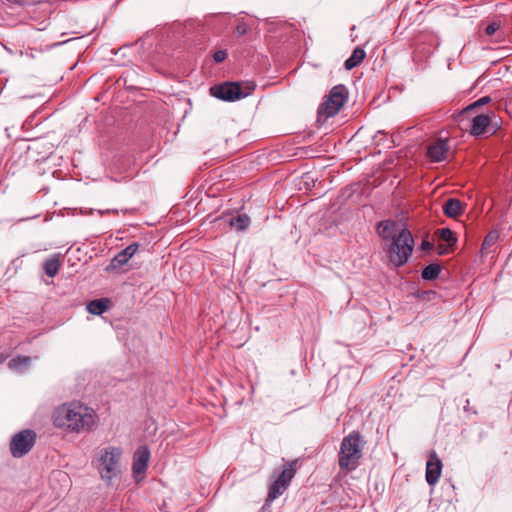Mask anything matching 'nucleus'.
I'll list each match as a JSON object with an SVG mask.
<instances>
[{"mask_svg":"<svg viewBox=\"0 0 512 512\" xmlns=\"http://www.w3.org/2000/svg\"><path fill=\"white\" fill-rule=\"evenodd\" d=\"M53 424L70 432H88L96 425L94 410L80 402L64 403L53 412Z\"/></svg>","mask_w":512,"mask_h":512,"instance_id":"f257e3e1","label":"nucleus"},{"mask_svg":"<svg viewBox=\"0 0 512 512\" xmlns=\"http://www.w3.org/2000/svg\"><path fill=\"white\" fill-rule=\"evenodd\" d=\"M122 449L120 447L108 446L98 450L93 465L98 471L100 478L107 484L120 477L122 473Z\"/></svg>","mask_w":512,"mask_h":512,"instance_id":"f03ea898","label":"nucleus"},{"mask_svg":"<svg viewBox=\"0 0 512 512\" xmlns=\"http://www.w3.org/2000/svg\"><path fill=\"white\" fill-rule=\"evenodd\" d=\"M415 241L411 231L403 228L394 240L384 244L389 263L395 268L404 266L410 259Z\"/></svg>","mask_w":512,"mask_h":512,"instance_id":"7ed1b4c3","label":"nucleus"},{"mask_svg":"<svg viewBox=\"0 0 512 512\" xmlns=\"http://www.w3.org/2000/svg\"><path fill=\"white\" fill-rule=\"evenodd\" d=\"M363 446L364 442L358 431H352L344 437L338 455L339 467L346 471L355 470L362 457Z\"/></svg>","mask_w":512,"mask_h":512,"instance_id":"20e7f679","label":"nucleus"},{"mask_svg":"<svg viewBox=\"0 0 512 512\" xmlns=\"http://www.w3.org/2000/svg\"><path fill=\"white\" fill-rule=\"evenodd\" d=\"M297 461H290L288 462L282 469V471L279 473L277 478L271 483L269 486L267 498L265 500V503L263 507L261 508L262 511L269 508L271 503L280 497L289 487L292 479L294 478L296 474V465Z\"/></svg>","mask_w":512,"mask_h":512,"instance_id":"39448f33","label":"nucleus"},{"mask_svg":"<svg viewBox=\"0 0 512 512\" xmlns=\"http://www.w3.org/2000/svg\"><path fill=\"white\" fill-rule=\"evenodd\" d=\"M347 99V88L342 84L334 86L330 90L326 100L318 108L319 119L324 118L326 120L335 116L347 101Z\"/></svg>","mask_w":512,"mask_h":512,"instance_id":"423d86ee","label":"nucleus"},{"mask_svg":"<svg viewBox=\"0 0 512 512\" xmlns=\"http://www.w3.org/2000/svg\"><path fill=\"white\" fill-rule=\"evenodd\" d=\"M244 91L241 85L237 82H224L214 85L210 88V94L220 100L233 102L248 96L255 88V85H249Z\"/></svg>","mask_w":512,"mask_h":512,"instance_id":"0eeeda50","label":"nucleus"},{"mask_svg":"<svg viewBox=\"0 0 512 512\" xmlns=\"http://www.w3.org/2000/svg\"><path fill=\"white\" fill-rule=\"evenodd\" d=\"M36 442V433L24 429L16 433L10 441V452L14 458H21L33 448Z\"/></svg>","mask_w":512,"mask_h":512,"instance_id":"6e6552de","label":"nucleus"},{"mask_svg":"<svg viewBox=\"0 0 512 512\" xmlns=\"http://www.w3.org/2000/svg\"><path fill=\"white\" fill-rule=\"evenodd\" d=\"M150 459V450L147 446L139 447L133 456L132 472L136 482L144 479Z\"/></svg>","mask_w":512,"mask_h":512,"instance_id":"1a4fd4ad","label":"nucleus"},{"mask_svg":"<svg viewBox=\"0 0 512 512\" xmlns=\"http://www.w3.org/2000/svg\"><path fill=\"white\" fill-rule=\"evenodd\" d=\"M403 228L394 220H383L377 224L376 231L386 244L397 238Z\"/></svg>","mask_w":512,"mask_h":512,"instance_id":"9d476101","label":"nucleus"},{"mask_svg":"<svg viewBox=\"0 0 512 512\" xmlns=\"http://www.w3.org/2000/svg\"><path fill=\"white\" fill-rule=\"evenodd\" d=\"M442 472V462L436 452H432L426 463V481L430 486H434Z\"/></svg>","mask_w":512,"mask_h":512,"instance_id":"9b49d317","label":"nucleus"},{"mask_svg":"<svg viewBox=\"0 0 512 512\" xmlns=\"http://www.w3.org/2000/svg\"><path fill=\"white\" fill-rule=\"evenodd\" d=\"M448 148V141L440 139L428 147L427 155L432 162H441L446 159Z\"/></svg>","mask_w":512,"mask_h":512,"instance_id":"f8f14e48","label":"nucleus"},{"mask_svg":"<svg viewBox=\"0 0 512 512\" xmlns=\"http://www.w3.org/2000/svg\"><path fill=\"white\" fill-rule=\"evenodd\" d=\"M138 250V244L132 243L128 245L125 249L121 250L118 254H116L111 260V267L116 269L125 265L132 256Z\"/></svg>","mask_w":512,"mask_h":512,"instance_id":"ddd939ff","label":"nucleus"},{"mask_svg":"<svg viewBox=\"0 0 512 512\" xmlns=\"http://www.w3.org/2000/svg\"><path fill=\"white\" fill-rule=\"evenodd\" d=\"M443 213L449 218H456L465 211V204L457 198H448L443 206Z\"/></svg>","mask_w":512,"mask_h":512,"instance_id":"4468645a","label":"nucleus"},{"mask_svg":"<svg viewBox=\"0 0 512 512\" xmlns=\"http://www.w3.org/2000/svg\"><path fill=\"white\" fill-rule=\"evenodd\" d=\"M491 125V118L486 114H480L472 119L470 134L478 137L488 131Z\"/></svg>","mask_w":512,"mask_h":512,"instance_id":"2eb2a0df","label":"nucleus"},{"mask_svg":"<svg viewBox=\"0 0 512 512\" xmlns=\"http://www.w3.org/2000/svg\"><path fill=\"white\" fill-rule=\"evenodd\" d=\"M110 300L107 298L95 299L87 304V311L93 315L103 314L109 307Z\"/></svg>","mask_w":512,"mask_h":512,"instance_id":"dca6fc26","label":"nucleus"},{"mask_svg":"<svg viewBox=\"0 0 512 512\" xmlns=\"http://www.w3.org/2000/svg\"><path fill=\"white\" fill-rule=\"evenodd\" d=\"M365 56L366 53L364 49L361 47H356L350 57L344 62L345 69L352 70L353 68L357 67L364 60Z\"/></svg>","mask_w":512,"mask_h":512,"instance_id":"f3484780","label":"nucleus"},{"mask_svg":"<svg viewBox=\"0 0 512 512\" xmlns=\"http://www.w3.org/2000/svg\"><path fill=\"white\" fill-rule=\"evenodd\" d=\"M230 227L236 231H245L251 224L250 217L247 214H238L228 220Z\"/></svg>","mask_w":512,"mask_h":512,"instance_id":"a211bd4d","label":"nucleus"},{"mask_svg":"<svg viewBox=\"0 0 512 512\" xmlns=\"http://www.w3.org/2000/svg\"><path fill=\"white\" fill-rule=\"evenodd\" d=\"M60 266L61 262L59 256L54 255L44 262V271L47 276L55 277L59 272Z\"/></svg>","mask_w":512,"mask_h":512,"instance_id":"6ab92c4d","label":"nucleus"},{"mask_svg":"<svg viewBox=\"0 0 512 512\" xmlns=\"http://www.w3.org/2000/svg\"><path fill=\"white\" fill-rule=\"evenodd\" d=\"M436 235L439 237L440 240L446 242L448 244V247L453 248L457 243V238L455 237L452 230L449 228H440L436 230Z\"/></svg>","mask_w":512,"mask_h":512,"instance_id":"aec40b11","label":"nucleus"},{"mask_svg":"<svg viewBox=\"0 0 512 512\" xmlns=\"http://www.w3.org/2000/svg\"><path fill=\"white\" fill-rule=\"evenodd\" d=\"M441 272V266L437 263H431L422 270V278L427 281L435 280Z\"/></svg>","mask_w":512,"mask_h":512,"instance_id":"412c9836","label":"nucleus"},{"mask_svg":"<svg viewBox=\"0 0 512 512\" xmlns=\"http://www.w3.org/2000/svg\"><path fill=\"white\" fill-rule=\"evenodd\" d=\"M31 359L28 356H17L9 361V367L11 369H18L19 367H28Z\"/></svg>","mask_w":512,"mask_h":512,"instance_id":"4be33fe9","label":"nucleus"},{"mask_svg":"<svg viewBox=\"0 0 512 512\" xmlns=\"http://www.w3.org/2000/svg\"><path fill=\"white\" fill-rule=\"evenodd\" d=\"M497 238H498L497 233H495V232L488 233L482 243V247H481L482 252L484 253V251L488 250L492 245H494Z\"/></svg>","mask_w":512,"mask_h":512,"instance_id":"5701e85b","label":"nucleus"},{"mask_svg":"<svg viewBox=\"0 0 512 512\" xmlns=\"http://www.w3.org/2000/svg\"><path fill=\"white\" fill-rule=\"evenodd\" d=\"M490 97L489 96H484V97H481L480 99L476 100L475 102H473L472 104L468 105L464 110L463 112L464 113H467L473 109H475L476 107H479V106H482V105H485L487 103L490 102Z\"/></svg>","mask_w":512,"mask_h":512,"instance_id":"b1692460","label":"nucleus"},{"mask_svg":"<svg viewBox=\"0 0 512 512\" xmlns=\"http://www.w3.org/2000/svg\"><path fill=\"white\" fill-rule=\"evenodd\" d=\"M499 28H500L499 22H496V21L491 22L489 25H487V27L485 29V33L488 36H492Z\"/></svg>","mask_w":512,"mask_h":512,"instance_id":"393cba45","label":"nucleus"},{"mask_svg":"<svg viewBox=\"0 0 512 512\" xmlns=\"http://www.w3.org/2000/svg\"><path fill=\"white\" fill-rule=\"evenodd\" d=\"M247 29V24L245 22H240L235 28V34L237 36H243L247 33Z\"/></svg>","mask_w":512,"mask_h":512,"instance_id":"a878e982","label":"nucleus"},{"mask_svg":"<svg viewBox=\"0 0 512 512\" xmlns=\"http://www.w3.org/2000/svg\"><path fill=\"white\" fill-rule=\"evenodd\" d=\"M227 57V52L224 50H218L213 54V59L215 62L220 63L224 61Z\"/></svg>","mask_w":512,"mask_h":512,"instance_id":"bb28decb","label":"nucleus"},{"mask_svg":"<svg viewBox=\"0 0 512 512\" xmlns=\"http://www.w3.org/2000/svg\"><path fill=\"white\" fill-rule=\"evenodd\" d=\"M420 248H421L422 250H424V251H429V250H431V249L433 248V244H432L430 241H428V240L424 239V240L421 242Z\"/></svg>","mask_w":512,"mask_h":512,"instance_id":"cd10ccee","label":"nucleus"},{"mask_svg":"<svg viewBox=\"0 0 512 512\" xmlns=\"http://www.w3.org/2000/svg\"><path fill=\"white\" fill-rule=\"evenodd\" d=\"M449 248L450 247H448V245L445 246V245L439 244V246H438V249H439L438 253L440 255L447 254V253H449Z\"/></svg>","mask_w":512,"mask_h":512,"instance_id":"c85d7f7f","label":"nucleus"},{"mask_svg":"<svg viewBox=\"0 0 512 512\" xmlns=\"http://www.w3.org/2000/svg\"><path fill=\"white\" fill-rule=\"evenodd\" d=\"M57 476L61 479V480H67L68 479V476L66 473L62 472V471H58L57 472Z\"/></svg>","mask_w":512,"mask_h":512,"instance_id":"c756f323","label":"nucleus"},{"mask_svg":"<svg viewBox=\"0 0 512 512\" xmlns=\"http://www.w3.org/2000/svg\"><path fill=\"white\" fill-rule=\"evenodd\" d=\"M6 360V356L0 354V364H2Z\"/></svg>","mask_w":512,"mask_h":512,"instance_id":"7c9ffc66","label":"nucleus"}]
</instances>
